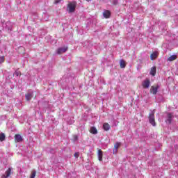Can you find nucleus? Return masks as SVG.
Returning a JSON list of instances; mask_svg holds the SVG:
<instances>
[{"instance_id":"nucleus-22","label":"nucleus","mask_w":178,"mask_h":178,"mask_svg":"<svg viewBox=\"0 0 178 178\" xmlns=\"http://www.w3.org/2000/svg\"><path fill=\"white\" fill-rule=\"evenodd\" d=\"M74 156L75 158H79V156H80V153L79 152H75L74 154Z\"/></svg>"},{"instance_id":"nucleus-16","label":"nucleus","mask_w":178,"mask_h":178,"mask_svg":"<svg viewBox=\"0 0 178 178\" xmlns=\"http://www.w3.org/2000/svg\"><path fill=\"white\" fill-rule=\"evenodd\" d=\"M90 133H91L92 134H97L98 130H97V128H95V127H90Z\"/></svg>"},{"instance_id":"nucleus-9","label":"nucleus","mask_w":178,"mask_h":178,"mask_svg":"<svg viewBox=\"0 0 178 178\" xmlns=\"http://www.w3.org/2000/svg\"><path fill=\"white\" fill-rule=\"evenodd\" d=\"M158 55H159V54L158 53V51H154V52H153V53L150 55V59H151V60H155V59H156V58H158Z\"/></svg>"},{"instance_id":"nucleus-23","label":"nucleus","mask_w":178,"mask_h":178,"mask_svg":"<svg viewBox=\"0 0 178 178\" xmlns=\"http://www.w3.org/2000/svg\"><path fill=\"white\" fill-rule=\"evenodd\" d=\"M62 0H55L54 3L57 4L59 3V2H60Z\"/></svg>"},{"instance_id":"nucleus-27","label":"nucleus","mask_w":178,"mask_h":178,"mask_svg":"<svg viewBox=\"0 0 178 178\" xmlns=\"http://www.w3.org/2000/svg\"><path fill=\"white\" fill-rule=\"evenodd\" d=\"M88 2H90V1H91V0H86Z\"/></svg>"},{"instance_id":"nucleus-12","label":"nucleus","mask_w":178,"mask_h":178,"mask_svg":"<svg viewBox=\"0 0 178 178\" xmlns=\"http://www.w3.org/2000/svg\"><path fill=\"white\" fill-rule=\"evenodd\" d=\"M120 67L121 69H124V67H126V61L123 59H121L120 60Z\"/></svg>"},{"instance_id":"nucleus-20","label":"nucleus","mask_w":178,"mask_h":178,"mask_svg":"<svg viewBox=\"0 0 178 178\" xmlns=\"http://www.w3.org/2000/svg\"><path fill=\"white\" fill-rule=\"evenodd\" d=\"M36 174H37V172H35V170L32 171L30 178H35Z\"/></svg>"},{"instance_id":"nucleus-15","label":"nucleus","mask_w":178,"mask_h":178,"mask_svg":"<svg viewBox=\"0 0 178 178\" xmlns=\"http://www.w3.org/2000/svg\"><path fill=\"white\" fill-rule=\"evenodd\" d=\"M167 118H168L167 122H168V123L170 124V123H172V119L173 118V115H172V113H168L167 114Z\"/></svg>"},{"instance_id":"nucleus-5","label":"nucleus","mask_w":178,"mask_h":178,"mask_svg":"<svg viewBox=\"0 0 178 178\" xmlns=\"http://www.w3.org/2000/svg\"><path fill=\"white\" fill-rule=\"evenodd\" d=\"M149 84H151V82L149 81V79H145L143 82V88H148L149 87Z\"/></svg>"},{"instance_id":"nucleus-21","label":"nucleus","mask_w":178,"mask_h":178,"mask_svg":"<svg viewBox=\"0 0 178 178\" xmlns=\"http://www.w3.org/2000/svg\"><path fill=\"white\" fill-rule=\"evenodd\" d=\"M3 62H5V57L4 56L0 57V63H3Z\"/></svg>"},{"instance_id":"nucleus-2","label":"nucleus","mask_w":178,"mask_h":178,"mask_svg":"<svg viewBox=\"0 0 178 178\" xmlns=\"http://www.w3.org/2000/svg\"><path fill=\"white\" fill-rule=\"evenodd\" d=\"M148 119L152 126H156V123L155 122V111L154 110H153L151 112V113H149Z\"/></svg>"},{"instance_id":"nucleus-13","label":"nucleus","mask_w":178,"mask_h":178,"mask_svg":"<svg viewBox=\"0 0 178 178\" xmlns=\"http://www.w3.org/2000/svg\"><path fill=\"white\" fill-rule=\"evenodd\" d=\"M32 98H33V92L32 93H26L25 95L26 101H31Z\"/></svg>"},{"instance_id":"nucleus-19","label":"nucleus","mask_w":178,"mask_h":178,"mask_svg":"<svg viewBox=\"0 0 178 178\" xmlns=\"http://www.w3.org/2000/svg\"><path fill=\"white\" fill-rule=\"evenodd\" d=\"M5 138H6L5 134L1 133L0 134V141H5Z\"/></svg>"},{"instance_id":"nucleus-8","label":"nucleus","mask_w":178,"mask_h":178,"mask_svg":"<svg viewBox=\"0 0 178 178\" xmlns=\"http://www.w3.org/2000/svg\"><path fill=\"white\" fill-rule=\"evenodd\" d=\"M102 127L104 131H109V130H111V125H109L108 122L104 123Z\"/></svg>"},{"instance_id":"nucleus-25","label":"nucleus","mask_w":178,"mask_h":178,"mask_svg":"<svg viewBox=\"0 0 178 178\" xmlns=\"http://www.w3.org/2000/svg\"><path fill=\"white\" fill-rule=\"evenodd\" d=\"M116 3H118V1L114 2V5H116Z\"/></svg>"},{"instance_id":"nucleus-17","label":"nucleus","mask_w":178,"mask_h":178,"mask_svg":"<svg viewBox=\"0 0 178 178\" xmlns=\"http://www.w3.org/2000/svg\"><path fill=\"white\" fill-rule=\"evenodd\" d=\"M150 74L152 76H155V74H156V67H152L151 68Z\"/></svg>"},{"instance_id":"nucleus-24","label":"nucleus","mask_w":178,"mask_h":178,"mask_svg":"<svg viewBox=\"0 0 178 178\" xmlns=\"http://www.w3.org/2000/svg\"><path fill=\"white\" fill-rule=\"evenodd\" d=\"M118 152L115 149V148L113 149V154H116Z\"/></svg>"},{"instance_id":"nucleus-7","label":"nucleus","mask_w":178,"mask_h":178,"mask_svg":"<svg viewBox=\"0 0 178 178\" xmlns=\"http://www.w3.org/2000/svg\"><path fill=\"white\" fill-rule=\"evenodd\" d=\"M15 140L17 143H22L23 141V138L19 134L15 135Z\"/></svg>"},{"instance_id":"nucleus-10","label":"nucleus","mask_w":178,"mask_h":178,"mask_svg":"<svg viewBox=\"0 0 178 178\" xmlns=\"http://www.w3.org/2000/svg\"><path fill=\"white\" fill-rule=\"evenodd\" d=\"M176 59H177V55H172L167 59V62H173Z\"/></svg>"},{"instance_id":"nucleus-14","label":"nucleus","mask_w":178,"mask_h":178,"mask_svg":"<svg viewBox=\"0 0 178 178\" xmlns=\"http://www.w3.org/2000/svg\"><path fill=\"white\" fill-rule=\"evenodd\" d=\"M97 155L99 161H100V162L102 161L103 152L101 149L98 150Z\"/></svg>"},{"instance_id":"nucleus-6","label":"nucleus","mask_w":178,"mask_h":178,"mask_svg":"<svg viewBox=\"0 0 178 178\" xmlns=\"http://www.w3.org/2000/svg\"><path fill=\"white\" fill-rule=\"evenodd\" d=\"M158 88H159V86H152L150 88V92L155 95L156 92H158Z\"/></svg>"},{"instance_id":"nucleus-4","label":"nucleus","mask_w":178,"mask_h":178,"mask_svg":"<svg viewBox=\"0 0 178 178\" xmlns=\"http://www.w3.org/2000/svg\"><path fill=\"white\" fill-rule=\"evenodd\" d=\"M67 51V47H60L57 49L58 55H60L61 54H65Z\"/></svg>"},{"instance_id":"nucleus-11","label":"nucleus","mask_w":178,"mask_h":178,"mask_svg":"<svg viewBox=\"0 0 178 178\" xmlns=\"http://www.w3.org/2000/svg\"><path fill=\"white\" fill-rule=\"evenodd\" d=\"M103 15L105 19H109V17H111V11L105 10L103 13Z\"/></svg>"},{"instance_id":"nucleus-26","label":"nucleus","mask_w":178,"mask_h":178,"mask_svg":"<svg viewBox=\"0 0 178 178\" xmlns=\"http://www.w3.org/2000/svg\"><path fill=\"white\" fill-rule=\"evenodd\" d=\"M15 74H17V76H19V72H15Z\"/></svg>"},{"instance_id":"nucleus-18","label":"nucleus","mask_w":178,"mask_h":178,"mask_svg":"<svg viewBox=\"0 0 178 178\" xmlns=\"http://www.w3.org/2000/svg\"><path fill=\"white\" fill-rule=\"evenodd\" d=\"M119 147H120V143H119V142L115 143V144L114 145L115 152H118V149H119Z\"/></svg>"},{"instance_id":"nucleus-3","label":"nucleus","mask_w":178,"mask_h":178,"mask_svg":"<svg viewBox=\"0 0 178 178\" xmlns=\"http://www.w3.org/2000/svg\"><path fill=\"white\" fill-rule=\"evenodd\" d=\"M11 175H13V172H12V168H9L8 170L5 172V173L1 176V178H8L10 177Z\"/></svg>"},{"instance_id":"nucleus-1","label":"nucleus","mask_w":178,"mask_h":178,"mask_svg":"<svg viewBox=\"0 0 178 178\" xmlns=\"http://www.w3.org/2000/svg\"><path fill=\"white\" fill-rule=\"evenodd\" d=\"M77 6V3L76 1L70 2L67 4V10L69 13H73L76 11V7Z\"/></svg>"},{"instance_id":"nucleus-28","label":"nucleus","mask_w":178,"mask_h":178,"mask_svg":"<svg viewBox=\"0 0 178 178\" xmlns=\"http://www.w3.org/2000/svg\"><path fill=\"white\" fill-rule=\"evenodd\" d=\"M76 138H77V136H75Z\"/></svg>"}]
</instances>
